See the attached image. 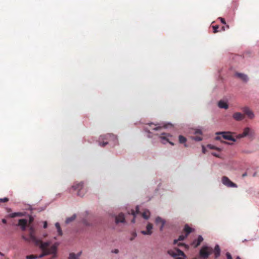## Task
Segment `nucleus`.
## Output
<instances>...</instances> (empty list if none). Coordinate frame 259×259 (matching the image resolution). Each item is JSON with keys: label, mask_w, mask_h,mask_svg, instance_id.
I'll return each mask as SVG.
<instances>
[{"label": "nucleus", "mask_w": 259, "mask_h": 259, "mask_svg": "<svg viewBox=\"0 0 259 259\" xmlns=\"http://www.w3.org/2000/svg\"><path fill=\"white\" fill-rule=\"evenodd\" d=\"M37 246H39L40 249L42 250V253L38 256L39 258H41L44 256L48 254H53L52 258H54L56 257V251L57 245L54 244L50 247V243L49 242H43L42 241H40L38 244H35Z\"/></svg>", "instance_id": "f257e3e1"}, {"label": "nucleus", "mask_w": 259, "mask_h": 259, "mask_svg": "<svg viewBox=\"0 0 259 259\" xmlns=\"http://www.w3.org/2000/svg\"><path fill=\"white\" fill-rule=\"evenodd\" d=\"M236 259H241L239 256H237Z\"/></svg>", "instance_id": "09e8293b"}, {"label": "nucleus", "mask_w": 259, "mask_h": 259, "mask_svg": "<svg viewBox=\"0 0 259 259\" xmlns=\"http://www.w3.org/2000/svg\"><path fill=\"white\" fill-rule=\"evenodd\" d=\"M37 258H38L37 255H33V254L29 255L26 256L27 259H35Z\"/></svg>", "instance_id": "7c9ffc66"}, {"label": "nucleus", "mask_w": 259, "mask_h": 259, "mask_svg": "<svg viewBox=\"0 0 259 259\" xmlns=\"http://www.w3.org/2000/svg\"><path fill=\"white\" fill-rule=\"evenodd\" d=\"M125 218L124 214L122 213L119 214L115 218L116 223H123L124 222Z\"/></svg>", "instance_id": "a211bd4d"}, {"label": "nucleus", "mask_w": 259, "mask_h": 259, "mask_svg": "<svg viewBox=\"0 0 259 259\" xmlns=\"http://www.w3.org/2000/svg\"><path fill=\"white\" fill-rule=\"evenodd\" d=\"M233 118L236 121H240L244 118V115L240 112H235L233 114Z\"/></svg>", "instance_id": "ddd939ff"}, {"label": "nucleus", "mask_w": 259, "mask_h": 259, "mask_svg": "<svg viewBox=\"0 0 259 259\" xmlns=\"http://www.w3.org/2000/svg\"><path fill=\"white\" fill-rule=\"evenodd\" d=\"M219 19H220V20H221V22L223 24H226V21H225V20L224 18H222V17H219Z\"/></svg>", "instance_id": "4c0bfd02"}, {"label": "nucleus", "mask_w": 259, "mask_h": 259, "mask_svg": "<svg viewBox=\"0 0 259 259\" xmlns=\"http://www.w3.org/2000/svg\"><path fill=\"white\" fill-rule=\"evenodd\" d=\"M212 155H213L214 156H217V157L219 156L217 154V153H212Z\"/></svg>", "instance_id": "c03bdc74"}, {"label": "nucleus", "mask_w": 259, "mask_h": 259, "mask_svg": "<svg viewBox=\"0 0 259 259\" xmlns=\"http://www.w3.org/2000/svg\"><path fill=\"white\" fill-rule=\"evenodd\" d=\"M131 211V214L134 216V217H135V216L137 214H139L140 213L139 206H137L136 207V211H135L133 209H132ZM132 222L133 223H135V218H134L132 220Z\"/></svg>", "instance_id": "4be33fe9"}, {"label": "nucleus", "mask_w": 259, "mask_h": 259, "mask_svg": "<svg viewBox=\"0 0 259 259\" xmlns=\"http://www.w3.org/2000/svg\"><path fill=\"white\" fill-rule=\"evenodd\" d=\"M178 245L179 246H185V247L186 248H188V245L184 244V243H179L178 244Z\"/></svg>", "instance_id": "58836bf2"}, {"label": "nucleus", "mask_w": 259, "mask_h": 259, "mask_svg": "<svg viewBox=\"0 0 259 259\" xmlns=\"http://www.w3.org/2000/svg\"><path fill=\"white\" fill-rule=\"evenodd\" d=\"M241 109L244 113V115H246L248 118L250 119L253 118V113L248 107H243Z\"/></svg>", "instance_id": "9b49d317"}, {"label": "nucleus", "mask_w": 259, "mask_h": 259, "mask_svg": "<svg viewBox=\"0 0 259 259\" xmlns=\"http://www.w3.org/2000/svg\"><path fill=\"white\" fill-rule=\"evenodd\" d=\"M213 252L211 247L207 246H203L199 251V256L202 259H206Z\"/></svg>", "instance_id": "39448f33"}, {"label": "nucleus", "mask_w": 259, "mask_h": 259, "mask_svg": "<svg viewBox=\"0 0 259 259\" xmlns=\"http://www.w3.org/2000/svg\"><path fill=\"white\" fill-rule=\"evenodd\" d=\"M148 126L145 127V130L149 133H151L150 130L158 131L163 127H165V126H160L159 124H154L152 123L148 124Z\"/></svg>", "instance_id": "6e6552de"}, {"label": "nucleus", "mask_w": 259, "mask_h": 259, "mask_svg": "<svg viewBox=\"0 0 259 259\" xmlns=\"http://www.w3.org/2000/svg\"><path fill=\"white\" fill-rule=\"evenodd\" d=\"M219 27V25L212 26V28L213 29V33H217L218 32Z\"/></svg>", "instance_id": "473e14b6"}, {"label": "nucleus", "mask_w": 259, "mask_h": 259, "mask_svg": "<svg viewBox=\"0 0 259 259\" xmlns=\"http://www.w3.org/2000/svg\"><path fill=\"white\" fill-rule=\"evenodd\" d=\"M217 136L215 137V140H220L222 138L224 139L235 142L236 139L233 137L230 132H219L217 133Z\"/></svg>", "instance_id": "423d86ee"}, {"label": "nucleus", "mask_w": 259, "mask_h": 259, "mask_svg": "<svg viewBox=\"0 0 259 259\" xmlns=\"http://www.w3.org/2000/svg\"><path fill=\"white\" fill-rule=\"evenodd\" d=\"M246 176H247V173H246V172H245V173H244V174H242V177L243 178H244V177H246Z\"/></svg>", "instance_id": "37998d69"}, {"label": "nucleus", "mask_w": 259, "mask_h": 259, "mask_svg": "<svg viewBox=\"0 0 259 259\" xmlns=\"http://www.w3.org/2000/svg\"><path fill=\"white\" fill-rule=\"evenodd\" d=\"M118 252H119V251L117 249H115L113 251H112V252H114L115 253H118Z\"/></svg>", "instance_id": "a19ab883"}, {"label": "nucleus", "mask_w": 259, "mask_h": 259, "mask_svg": "<svg viewBox=\"0 0 259 259\" xmlns=\"http://www.w3.org/2000/svg\"><path fill=\"white\" fill-rule=\"evenodd\" d=\"M218 106L220 108H224L225 109H227L228 108V104L223 101H220L218 103Z\"/></svg>", "instance_id": "412c9836"}, {"label": "nucleus", "mask_w": 259, "mask_h": 259, "mask_svg": "<svg viewBox=\"0 0 259 259\" xmlns=\"http://www.w3.org/2000/svg\"><path fill=\"white\" fill-rule=\"evenodd\" d=\"M155 223L157 224H158L159 223L161 224V226L160 227V230L162 231L163 230V228L165 224V221L163 220L162 218H161L159 217H157L155 219Z\"/></svg>", "instance_id": "dca6fc26"}, {"label": "nucleus", "mask_w": 259, "mask_h": 259, "mask_svg": "<svg viewBox=\"0 0 259 259\" xmlns=\"http://www.w3.org/2000/svg\"><path fill=\"white\" fill-rule=\"evenodd\" d=\"M18 225L21 227L22 230L25 231L27 226V221L26 219L19 220Z\"/></svg>", "instance_id": "4468645a"}, {"label": "nucleus", "mask_w": 259, "mask_h": 259, "mask_svg": "<svg viewBox=\"0 0 259 259\" xmlns=\"http://www.w3.org/2000/svg\"><path fill=\"white\" fill-rule=\"evenodd\" d=\"M169 136V134H165V133H162L161 134V136L160 137V138L162 139H163V140H165L167 142H169L171 145H174V143H172V142H170L168 141V139H167V137Z\"/></svg>", "instance_id": "b1692460"}, {"label": "nucleus", "mask_w": 259, "mask_h": 259, "mask_svg": "<svg viewBox=\"0 0 259 259\" xmlns=\"http://www.w3.org/2000/svg\"><path fill=\"white\" fill-rule=\"evenodd\" d=\"M203 238L202 236L199 235L197 239H195L191 243V245L194 247H197L203 241Z\"/></svg>", "instance_id": "f8f14e48"}, {"label": "nucleus", "mask_w": 259, "mask_h": 259, "mask_svg": "<svg viewBox=\"0 0 259 259\" xmlns=\"http://www.w3.org/2000/svg\"><path fill=\"white\" fill-rule=\"evenodd\" d=\"M55 226L57 229V231H58L59 235L61 236L62 235V232L59 223H56L55 224Z\"/></svg>", "instance_id": "cd10ccee"}, {"label": "nucleus", "mask_w": 259, "mask_h": 259, "mask_svg": "<svg viewBox=\"0 0 259 259\" xmlns=\"http://www.w3.org/2000/svg\"><path fill=\"white\" fill-rule=\"evenodd\" d=\"M167 253L175 259H186V257L184 252L178 248L169 250Z\"/></svg>", "instance_id": "20e7f679"}, {"label": "nucleus", "mask_w": 259, "mask_h": 259, "mask_svg": "<svg viewBox=\"0 0 259 259\" xmlns=\"http://www.w3.org/2000/svg\"><path fill=\"white\" fill-rule=\"evenodd\" d=\"M80 253L75 254L74 253H71L69 254V259H78Z\"/></svg>", "instance_id": "393cba45"}, {"label": "nucleus", "mask_w": 259, "mask_h": 259, "mask_svg": "<svg viewBox=\"0 0 259 259\" xmlns=\"http://www.w3.org/2000/svg\"><path fill=\"white\" fill-rule=\"evenodd\" d=\"M203 152L204 153L205 152V148L203 146Z\"/></svg>", "instance_id": "49530a36"}, {"label": "nucleus", "mask_w": 259, "mask_h": 259, "mask_svg": "<svg viewBox=\"0 0 259 259\" xmlns=\"http://www.w3.org/2000/svg\"><path fill=\"white\" fill-rule=\"evenodd\" d=\"M213 251L214 254L215 258H218L220 256L221 252V250L219 245H216L215 246Z\"/></svg>", "instance_id": "aec40b11"}, {"label": "nucleus", "mask_w": 259, "mask_h": 259, "mask_svg": "<svg viewBox=\"0 0 259 259\" xmlns=\"http://www.w3.org/2000/svg\"><path fill=\"white\" fill-rule=\"evenodd\" d=\"M222 183L225 186L228 187H237V185L232 181L226 176H223L222 179Z\"/></svg>", "instance_id": "9d476101"}, {"label": "nucleus", "mask_w": 259, "mask_h": 259, "mask_svg": "<svg viewBox=\"0 0 259 259\" xmlns=\"http://www.w3.org/2000/svg\"><path fill=\"white\" fill-rule=\"evenodd\" d=\"M0 255L3 256L4 254L2 252H0Z\"/></svg>", "instance_id": "de8ad7c7"}, {"label": "nucleus", "mask_w": 259, "mask_h": 259, "mask_svg": "<svg viewBox=\"0 0 259 259\" xmlns=\"http://www.w3.org/2000/svg\"><path fill=\"white\" fill-rule=\"evenodd\" d=\"M187 237V235L182 234L180 236H179L178 240H175L174 241V244H176L178 243V241L184 240Z\"/></svg>", "instance_id": "5701e85b"}, {"label": "nucleus", "mask_w": 259, "mask_h": 259, "mask_svg": "<svg viewBox=\"0 0 259 259\" xmlns=\"http://www.w3.org/2000/svg\"><path fill=\"white\" fill-rule=\"evenodd\" d=\"M179 141L180 143L183 144L186 142L187 139L185 137L180 135L179 137Z\"/></svg>", "instance_id": "c85d7f7f"}, {"label": "nucleus", "mask_w": 259, "mask_h": 259, "mask_svg": "<svg viewBox=\"0 0 259 259\" xmlns=\"http://www.w3.org/2000/svg\"><path fill=\"white\" fill-rule=\"evenodd\" d=\"M222 30H223V31H224V30H225V26H223V27H222Z\"/></svg>", "instance_id": "a18cd8bd"}, {"label": "nucleus", "mask_w": 259, "mask_h": 259, "mask_svg": "<svg viewBox=\"0 0 259 259\" xmlns=\"http://www.w3.org/2000/svg\"><path fill=\"white\" fill-rule=\"evenodd\" d=\"M72 188L77 191V195L83 196L86 192V190L83 188V183L82 182L76 183L72 186Z\"/></svg>", "instance_id": "0eeeda50"}, {"label": "nucleus", "mask_w": 259, "mask_h": 259, "mask_svg": "<svg viewBox=\"0 0 259 259\" xmlns=\"http://www.w3.org/2000/svg\"><path fill=\"white\" fill-rule=\"evenodd\" d=\"M111 141L113 142L114 144L115 145L117 142V137L112 134H107L100 136L99 141V144L100 146L103 147Z\"/></svg>", "instance_id": "f03ea898"}, {"label": "nucleus", "mask_w": 259, "mask_h": 259, "mask_svg": "<svg viewBox=\"0 0 259 259\" xmlns=\"http://www.w3.org/2000/svg\"><path fill=\"white\" fill-rule=\"evenodd\" d=\"M254 135V133L249 127H245L242 134H238L236 138L237 139H240L246 137L247 136H252Z\"/></svg>", "instance_id": "1a4fd4ad"}, {"label": "nucleus", "mask_w": 259, "mask_h": 259, "mask_svg": "<svg viewBox=\"0 0 259 259\" xmlns=\"http://www.w3.org/2000/svg\"><path fill=\"white\" fill-rule=\"evenodd\" d=\"M207 147L209 148L210 149H215V150L220 151V148H219L218 147H216L215 146L211 145H207Z\"/></svg>", "instance_id": "2f4dec72"}, {"label": "nucleus", "mask_w": 259, "mask_h": 259, "mask_svg": "<svg viewBox=\"0 0 259 259\" xmlns=\"http://www.w3.org/2000/svg\"><path fill=\"white\" fill-rule=\"evenodd\" d=\"M142 217L145 219L147 220L150 216V212L149 210H145L142 213Z\"/></svg>", "instance_id": "a878e982"}, {"label": "nucleus", "mask_w": 259, "mask_h": 259, "mask_svg": "<svg viewBox=\"0 0 259 259\" xmlns=\"http://www.w3.org/2000/svg\"><path fill=\"white\" fill-rule=\"evenodd\" d=\"M225 143L227 144H230V143H229L228 142H225Z\"/></svg>", "instance_id": "3c124183"}, {"label": "nucleus", "mask_w": 259, "mask_h": 259, "mask_svg": "<svg viewBox=\"0 0 259 259\" xmlns=\"http://www.w3.org/2000/svg\"><path fill=\"white\" fill-rule=\"evenodd\" d=\"M22 216V213L21 212H14L10 214V217L11 218H15L17 217H21Z\"/></svg>", "instance_id": "c756f323"}, {"label": "nucleus", "mask_w": 259, "mask_h": 259, "mask_svg": "<svg viewBox=\"0 0 259 259\" xmlns=\"http://www.w3.org/2000/svg\"><path fill=\"white\" fill-rule=\"evenodd\" d=\"M193 231V229L190 227L187 224L185 225L184 228V232L185 233V235H187V236H188V235L192 232Z\"/></svg>", "instance_id": "6ab92c4d"}, {"label": "nucleus", "mask_w": 259, "mask_h": 259, "mask_svg": "<svg viewBox=\"0 0 259 259\" xmlns=\"http://www.w3.org/2000/svg\"><path fill=\"white\" fill-rule=\"evenodd\" d=\"M47 226L48 225L47 222H45L44 223V228H46L47 227Z\"/></svg>", "instance_id": "ea45409f"}, {"label": "nucleus", "mask_w": 259, "mask_h": 259, "mask_svg": "<svg viewBox=\"0 0 259 259\" xmlns=\"http://www.w3.org/2000/svg\"><path fill=\"white\" fill-rule=\"evenodd\" d=\"M2 222L4 223V224H6L7 223V220L6 219H3L2 220Z\"/></svg>", "instance_id": "79ce46f5"}, {"label": "nucleus", "mask_w": 259, "mask_h": 259, "mask_svg": "<svg viewBox=\"0 0 259 259\" xmlns=\"http://www.w3.org/2000/svg\"><path fill=\"white\" fill-rule=\"evenodd\" d=\"M9 201V199L8 198H4L0 199V202H7Z\"/></svg>", "instance_id": "72a5a7b5"}, {"label": "nucleus", "mask_w": 259, "mask_h": 259, "mask_svg": "<svg viewBox=\"0 0 259 259\" xmlns=\"http://www.w3.org/2000/svg\"><path fill=\"white\" fill-rule=\"evenodd\" d=\"M235 76L244 82H247L248 79L247 75L241 73H236Z\"/></svg>", "instance_id": "f3484780"}, {"label": "nucleus", "mask_w": 259, "mask_h": 259, "mask_svg": "<svg viewBox=\"0 0 259 259\" xmlns=\"http://www.w3.org/2000/svg\"><path fill=\"white\" fill-rule=\"evenodd\" d=\"M227 259H232V256L229 252L226 253Z\"/></svg>", "instance_id": "c9c22d12"}, {"label": "nucleus", "mask_w": 259, "mask_h": 259, "mask_svg": "<svg viewBox=\"0 0 259 259\" xmlns=\"http://www.w3.org/2000/svg\"><path fill=\"white\" fill-rule=\"evenodd\" d=\"M33 221H34V218L32 216H30L29 219V224L28 225H31L32 223V222H33Z\"/></svg>", "instance_id": "f704fd0d"}, {"label": "nucleus", "mask_w": 259, "mask_h": 259, "mask_svg": "<svg viewBox=\"0 0 259 259\" xmlns=\"http://www.w3.org/2000/svg\"><path fill=\"white\" fill-rule=\"evenodd\" d=\"M194 139L197 141H200L202 140V138L200 137H195Z\"/></svg>", "instance_id": "e433bc0d"}, {"label": "nucleus", "mask_w": 259, "mask_h": 259, "mask_svg": "<svg viewBox=\"0 0 259 259\" xmlns=\"http://www.w3.org/2000/svg\"><path fill=\"white\" fill-rule=\"evenodd\" d=\"M256 176V172H255L253 175V177H255Z\"/></svg>", "instance_id": "8fccbe9b"}, {"label": "nucleus", "mask_w": 259, "mask_h": 259, "mask_svg": "<svg viewBox=\"0 0 259 259\" xmlns=\"http://www.w3.org/2000/svg\"><path fill=\"white\" fill-rule=\"evenodd\" d=\"M75 218H76V215L73 214L71 217L67 218L65 221V222L66 224H68V223L71 222L72 221H73V220H74Z\"/></svg>", "instance_id": "bb28decb"}, {"label": "nucleus", "mask_w": 259, "mask_h": 259, "mask_svg": "<svg viewBox=\"0 0 259 259\" xmlns=\"http://www.w3.org/2000/svg\"><path fill=\"white\" fill-rule=\"evenodd\" d=\"M51 259H53V258H51Z\"/></svg>", "instance_id": "864d4df0"}, {"label": "nucleus", "mask_w": 259, "mask_h": 259, "mask_svg": "<svg viewBox=\"0 0 259 259\" xmlns=\"http://www.w3.org/2000/svg\"><path fill=\"white\" fill-rule=\"evenodd\" d=\"M193 259H197V258L195 257V258H194Z\"/></svg>", "instance_id": "603ef678"}, {"label": "nucleus", "mask_w": 259, "mask_h": 259, "mask_svg": "<svg viewBox=\"0 0 259 259\" xmlns=\"http://www.w3.org/2000/svg\"><path fill=\"white\" fill-rule=\"evenodd\" d=\"M146 231H141L143 235H151L152 234V225L149 223L146 227Z\"/></svg>", "instance_id": "2eb2a0df"}, {"label": "nucleus", "mask_w": 259, "mask_h": 259, "mask_svg": "<svg viewBox=\"0 0 259 259\" xmlns=\"http://www.w3.org/2000/svg\"><path fill=\"white\" fill-rule=\"evenodd\" d=\"M29 227V237H27L25 235H23L22 236V238L28 242L32 241L35 244H38L39 243H40V241H41L39 239H38L36 236H35V230L34 228L31 225H28Z\"/></svg>", "instance_id": "7ed1b4c3"}]
</instances>
